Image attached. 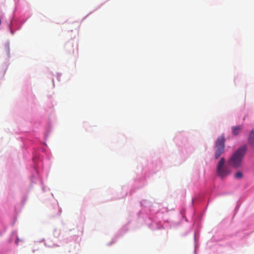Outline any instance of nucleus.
Listing matches in <instances>:
<instances>
[{
  "label": "nucleus",
  "instance_id": "obj_1",
  "mask_svg": "<svg viewBox=\"0 0 254 254\" xmlns=\"http://www.w3.org/2000/svg\"><path fill=\"white\" fill-rule=\"evenodd\" d=\"M246 146H243L238 148L229 159V165L235 168L239 167L246 153Z\"/></svg>",
  "mask_w": 254,
  "mask_h": 254
},
{
  "label": "nucleus",
  "instance_id": "obj_2",
  "mask_svg": "<svg viewBox=\"0 0 254 254\" xmlns=\"http://www.w3.org/2000/svg\"><path fill=\"white\" fill-rule=\"evenodd\" d=\"M214 156L218 159L223 153L225 147V137L223 134L218 137L215 142Z\"/></svg>",
  "mask_w": 254,
  "mask_h": 254
},
{
  "label": "nucleus",
  "instance_id": "obj_3",
  "mask_svg": "<svg viewBox=\"0 0 254 254\" xmlns=\"http://www.w3.org/2000/svg\"><path fill=\"white\" fill-rule=\"evenodd\" d=\"M225 160L222 157L218 163L216 169L217 175L220 178H224L230 174V171L227 166H224Z\"/></svg>",
  "mask_w": 254,
  "mask_h": 254
},
{
  "label": "nucleus",
  "instance_id": "obj_4",
  "mask_svg": "<svg viewBox=\"0 0 254 254\" xmlns=\"http://www.w3.org/2000/svg\"><path fill=\"white\" fill-rule=\"evenodd\" d=\"M242 128V126H234L232 127V133L235 135H237L240 132Z\"/></svg>",
  "mask_w": 254,
  "mask_h": 254
},
{
  "label": "nucleus",
  "instance_id": "obj_5",
  "mask_svg": "<svg viewBox=\"0 0 254 254\" xmlns=\"http://www.w3.org/2000/svg\"><path fill=\"white\" fill-rule=\"evenodd\" d=\"M249 141L251 144L254 145V131H252L250 133Z\"/></svg>",
  "mask_w": 254,
  "mask_h": 254
},
{
  "label": "nucleus",
  "instance_id": "obj_6",
  "mask_svg": "<svg viewBox=\"0 0 254 254\" xmlns=\"http://www.w3.org/2000/svg\"><path fill=\"white\" fill-rule=\"evenodd\" d=\"M243 177V174L241 172H238L235 175V178L236 179H241Z\"/></svg>",
  "mask_w": 254,
  "mask_h": 254
}]
</instances>
